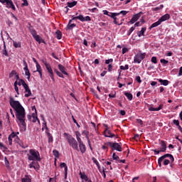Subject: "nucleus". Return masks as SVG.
I'll list each match as a JSON object with an SVG mask.
<instances>
[{
  "mask_svg": "<svg viewBox=\"0 0 182 182\" xmlns=\"http://www.w3.org/2000/svg\"><path fill=\"white\" fill-rule=\"evenodd\" d=\"M21 182H32V180L28 175H25V176L21 179Z\"/></svg>",
  "mask_w": 182,
  "mask_h": 182,
  "instance_id": "26",
  "label": "nucleus"
},
{
  "mask_svg": "<svg viewBox=\"0 0 182 182\" xmlns=\"http://www.w3.org/2000/svg\"><path fill=\"white\" fill-rule=\"evenodd\" d=\"M112 159L113 160H116L117 161H119V156L116 155V153H113L112 154Z\"/></svg>",
  "mask_w": 182,
  "mask_h": 182,
  "instance_id": "44",
  "label": "nucleus"
},
{
  "mask_svg": "<svg viewBox=\"0 0 182 182\" xmlns=\"http://www.w3.org/2000/svg\"><path fill=\"white\" fill-rule=\"evenodd\" d=\"M107 70L108 72H112V70H113V65L112 64L108 65Z\"/></svg>",
  "mask_w": 182,
  "mask_h": 182,
  "instance_id": "55",
  "label": "nucleus"
},
{
  "mask_svg": "<svg viewBox=\"0 0 182 182\" xmlns=\"http://www.w3.org/2000/svg\"><path fill=\"white\" fill-rule=\"evenodd\" d=\"M55 35H57V39H58V40L62 39V32H60V31L58 30L55 32Z\"/></svg>",
  "mask_w": 182,
  "mask_h": 182,
  "instance_id": "35",
  "label": "nucleus"
},
{
  "mask_svg": "<svg viewBox=\"0 0 182 182\" xmlns=\"http://www.w3.org/2000/svg\"><path fill=\"white\" fill-rule=\"evenodd\" d=\"M163 8H164V5L161 4L158 7L152 8V11L157 12V11H160V9H163Z\"/></svg>",
  "mask_w": 182,
  "mask_h": 182,
  "instance_id": "33",
  "label": "nucleus"
},
{
  "mask_svg": "<svg viewBox=\"0 0 182 182\" xmlns=\"http://www.w3.org/2000/svg\"><path fill=\"white\" fill-rule=\"evenodd\" d=\"M78 146L79 151H80L82 154H85V153H86V145L82 142V144H79Z\"/></svg>",
  "mask_w": 182,
  "mask_h": 182,
  "instance_id": "14",
  "label": "nucleus"
},
{
  "mask_svg": "<svg viewBox=\"0 0 182 182\" xmlns=\"http://www.w3.org/2000/svg\"><path fill=\"white\" fill-rule=\"evenodd\" d=\"M5 4H6V8H11L14 5V2H12V0H7Z\"/></svg>",
  "mask_w": 182,
  "mask_h": 182,
  "instance_id": "32",
  "label": "nucleus"
},
{
  "mask_svg": "<svg viewBox=\"0 0 182 182\" xmlns=\"http://www.w3.org/2000/svg\"><path fill=\"white\" fill-rule=\"evenodd\" d=\"M168 19H170V14H166L162 16L159 20L161 21V22L168 21Z\"/></svg>",
  "mask_w": 182,
  "mask_h": 182,
  "instance_id": "17",
  "label": "nucleus"
},
{
  "mask_svg": "<svg viewBox=\"0 0 182 182\" xmlns=\"http://www.w3.org/2000/svg\"><path fill=\"white\" fill-rule=\"evenodd\" d=\"M41 70H42V68L41 67V65H39V63L36 64V72H40Z\"/></svg>",
  "mask_w": 182,
  "mask_h": 182,
  "instance_id": "51",
  "label": "nucleus"
},
{
  "mask_svg": "<svg viewBox=\"0 0 182 182\" xmlns=\"http://www.w3.org/2000/svg\"><path fill=\"white\" fill-rule=\"evenodd\" d=\"M42 63H43V65H44L46 67H47V66H48V65H50L49 63H48V61L46 60V58L43 59V60H42Z\"/></svg>",
  "mask_w": 182,
  "mask_h": 182,
  "instance_id": "52",
  "label": "nucleus"
},
{
  "mask_svg": "<svg viewBox=\"0 0 182 182\" xmlns=\"http://www.w3.org/2000/svg\"><path fill=\"white\" fill-rule=\"evenodd\" d=\"M34 164H36V163H35V161H31V164L28 165L29 166V168H34L35 170H36V166H34Z\"/></svg>",
  "mask_w": 182,
  "mask_h": 182,
  "instance_id": "38",
  "label": "nucleus"
},
{
  "mask_svg": "<svg viewBox=\"0 0 182 182\" xmlns=\"http://www.w3.org/2000/svg\"><path fill=\"white\" fill-rule=\"evenodd\" d=\"M105 146H109V147H112V149H113V143L108 141L107 143H105Z\"/></svg>",
  "mask_w": 182,
  "mask_h": 182,
  "instance_id": "60",
  "label": "nucleus"
},
{
  "mask_svg": "<svg viewBox=\"0 0 182 182\" xmlns=\"http://www.w3.org/2000/svg\"><path fill=\"white\" fill-rule=\"evenodd\" d=\"M79 175L80 176V178H82V180H85V181H87V180H89V178L86 173L80 172Z\"/></svg>",
  "mask_w": 182,
  "mask_h": 182,
  "instance_id": "23",
  "label": "nucleus"
},
{
  "mask_svg": "<svg viewBox=\"0 0 182 182\" xmlns=\"http://www.w3.org/2000/svg\"><path fill=\"white\" fill-rule=\"evenodd\" d=\"M136 123L140 124V126H143V120H141L140 119H136Z\"/></svg>",
  "mask_w": 182,
  "mask_h": 182,
  "instance_id": "62",
  "label": "nucleus"
},
{
  "mask_svg": "<svg viewBox=\"0 0 182 182\" xmlns=\"http://www.w3.org/2000/svg\"><path fill=\"white\" fill-rule=\"evenodd\" d=\"M117 14H122L123 15V16H126V15H127V14H129V11H121L119 13Z\"/></svg>",
  "mask_w": 182,
  "mask_h": 182,
  "instance_id": "53",
  "label": "nucleus"
},
{
  "mask_svg": "<svg viewBox=\"0 0 182 182\" xmlns=\"http://www.w3.org/2000/svg\"><path fill=\"white\" fill-rule=\"evenodd\" d=\"M147 54L146 53H141L139 52L134 57V63H141V60H144V59H146V56Z\"/></svg>",
  "mask_w": 182,
  "mask_h": 182,
  "instance_id": "5",
  "label": "nucleus"
},
{
  "mask_svg": "<svg viewBox=\"0 0 182 182\" xmlns=\"http://www.w3.org/2000/svg\"><path fill=\"white\" fill-rule=\"evenodd\" d=\"M33 38H34V36H37V33H36V30H31V32Z\"/></svg>",
  "mask_w": 182,
  "mask_h": 182,
  "instance_id": "58",
  "label": "nucleus"
},
{
  "mask_svg": "<svg viewBox=\"0 0 182 182\" xmlns=\"http://www.w3.org/2000/svg\"><path fill=\"white\" fill-rule=\"evenodd\" d=\"M112 150H117V151H122V143L114 142Z\"/></svg>",
  "mask_w": 182,
  "mask_h": 182,
  "instance_id": "12",
  "label": "nucleus"
},
{
  "mask_svg": "<svg viewBox=\"0 0 182 182\" xmlns=\"http://www.w3.org/2000/svg\"><path fill=\"white\" fill-rule=\"evenodd\" d=\"M72 19L69 21L68 23H72L73 21H76V19H78L81 22H90L92 21V18L90 16H87L85 17L83 16V15H79L77 16L74 17L73 16H72Z\"/></svg>",
  "mask_w": 182,
  "mask_h": 182,
  "instance_id": "6",
  "label": "nucleus"
},
{
  "mask_svg": "<svg viewBox=\"0 0 182 182\" xmlns=\"http://www.w3.org/2000/svg\"><path fill=\"white\" fill-rule=\"evenodd\" d=\"M163 104H161L159 107L154 108L153 107H150L149 108V112H159V110H161L163 109Z\"/></svg>",
  "mask_w": 182,
  "mask_h": 182,
  "instance_id": "16",
  "label": "nucleus"
},
{
  "mask_svg": "<svg viewBox=\"0 0 182 182\" xmlns=\"http://www.w3.org/2000/svg\"><path fill=\"white\" fill-rule=\"evenodd\" d=\"M110 14V18H114L117 16H119V14L117 13H109Z\"/></svg>",
  "mask_w": 182,
  "mask_h": 182,
  "instance_id": "46",
  "label": "nucleus"
},
{
  "mask_svg": "<svg viewBox=\"0 0 182 182\" xmlns=\"http://www.w3.org/2000/svg\"><path fill=\"white\" fill-rule=\"evenodd\" d=\"M152 151H154V154H155L156 156L160 154V153H163V151H161V149H160V150L154 149V150H152Z\"/></svg>",
  "mask_w": 182,
  "mask_h": 182,
  "instance_id": "42",
  "label": "nucleus"
},
{
  "mask_svg": "<svg viewBox=\"0 0 182 182\" xmlns=\"http://www.w3.org/2000/svg\"><path fill=\"white\" fill-rule=\"evenodd\" d=\"M53 156H55V157H57V158L59 157V151L56 149H54L53 151Z\"/></svg>",
  "mask_w": 182,
  "mask_h": 182,
  "instance_id": "41",
  "label": "nucleus"
},
{
  "mask_svg": "<svg viewBox=\"0 0 182 182\" xmlns=\"http://www.w3.org/2000/svg\"><path fill=\"white\" fill-rule=\"evenodd\" d=\"M125 96L127 97L128 100H133V95L129 92H124Z\"/></svg>",
  "mask_w": 182,
  "mask_h": 182,
  "instance_id": "29",
  "label": "nucleus"
},
{
  "mask_svg": "<svg viewBox=\"0 0 182 182\" xmlns=\"http://www.w3.org/2000/svg\"><path fill=\"white\" fill-rule=\"evenodd\" d=\"M20 82H21V85L24 87L26 93H27L25 94V97H29V96L32 95V92L31 91V89H29V86L23 80H20Z\"/></svg>",
  "mask_w": 182,
  "mask_h": 182,
  "instance_id": "7",
  "label": "nucleus"
},
{
  "mask_svg": "<svg viewBox=\"0 0 182 182\" xmlns=\"http://www.w3.org/2000/svg\"><path fill=\"white\" fill-rule=\"evenodd\" d=\"M1 38L4 43L3 55H4V56H9L8 51L6 50V44L5 43V40L4 39V36H1Z\"/></svg>",
  "mask_w": 182,
  "mask_h": 182,
  "instance_id": "19",
  "label": "nucleus"
},
{
  "mask_svg": "<svg viewBox=\"0 0 182 182\" xmlns=\"http://www.w3.org/2000/svg\"><path fill=\"white\" fill-rule=\"evenodd\" d=\"M141 15H143V12H139L136 14H134L129 23H131V25H133V23H134L135 22H137V21H139V19L140 18V16H141Z\"/></svg>",
  "mask_w": 182,
  "mask_h": 182,
  "instance_id": "9",
  "label": "nucleus"
},
{
  "mask_svg": "<svg viewBox=\"0 0 182 182\" xmlns=\"http://www.w3.org/2000/svg\"><path fill=\"white\" fill-rule=\"evenodd\" d=\"M110 63H113V59L112 58H110V59H108V60H105V64L106 65H110Z\"/></svg>",
  "mask_w": 182,
  "mask_h": 182,
  "instance_id": "48",
  "label": "nucleus"
},
{
  "mask_svg": "<svg viewBox=\"0 0 182 182\" xmlns=\"http://www.w3.org/2000/svg\"><path fill=\"white\" fill-rule=\"evenodd\" d=\"M164 166H168V164H170V160H168V159H165V160L164 161Z\"/></svg>",
  "mask_w": 182,
  "mask_h": 182,
  "instance_id": "61",
  "label": "nucleus"
},
{
  "mask_svg": "<svg viewBox=\"0 0 182 182\" xmlns=\"http://www.w3.org/2000/svg\"><path fill=\"white\" fill-rule=\"evenodd\" d=\"M159 25H161V22L160 21V20H158V21L153 23L149 27V29H153V28H156V26H159Z\"/></svg>",
  "mask_w": 182,
  "mask_h": 182,
  "instance_id": "24",
  "label": "nucleus"
},
{
  "mask_svg": "<svg viewBox=\"0 0 182 182\" xmlns=\"http://www.w3.org/2000/svg\"><path fill=\"white\" fill-rule=\"evenodd\" d=\"M160 145H161V151H162V153H166V150H167V142H166L165 141H161L160 142Z\"/></svg>",
  "mask_w": 182,
  "mask_h": 182,
  "instance_id": "13",
  "label": "nucleus"
},
{
  "mask_svg": "<svg viewBox=\"0 0 182 182\" xmlns=\"http://www.w3.org/2000/svg\"><path fill=\"white\" fill-rule=\"evenodd\" d=\"M160 62L164 65H167V63H168V60H166V59H161Z\"/></svg>",
  "mask_w": 182,
  "mask_h": 182,
  "instance_id": "54",
  "label": "nucleus"
},
{
  "mask_svg": "<svg viewBox=\"0 0 182 182\" xmlns=\"http://www.w3.org/2000/svg\"><path fill=\"white\" fill-rule=\"evenodd\" d=\"M41 120H43V126H45L46 130H49V128H48V125H46V121L45 120V117L43 115H41Z\"/></svg>",
  "mask_w": 182,
  "mask_h": 182,
  "instance_id": "34",
  "label": "nucleus"
},
{
  "mask_svg": "<svg viewBox=\"0 0 182 182\" xmlns=\"http://www.w3.org/2000/svg\"><path fill=\"white\" fill-rule=\"evenodd\" d=\"M76 139H77V143H78V144H82L83 143V141H82V139L80 138V136Z\"/></svg>",
  "mask_w": 182,
  "mask_h": 182,
  "instance_id": "57",
  "label": "nucleus"
},
{
  "mask_svg": "<svg viewBox=\"0 0 182 182\" xmlns=\"http://www.w3.org/2000/svg\"><path fill=\"white\" fill-rule=\"evenodd\" d=\"M92 160L93 161V163H95V164H96V166H99L100 164H99V161H97V159H96V158L92 157Z\"/></svg>",
  "mask_w": 182,
  "mask_h": 182,
  "instance_id": "50",
  "label": "nucleus"
},
{
  "mask_svg": "<svg viewBox=\"0 0 182 182\" xmlns=\"http://www.w3.org/2000/svg\"><path fill=\"white\" fill-rule=\"evenodd\" d=\"M13 45L14 46V48H21V42H16V41H13Z\"/></svg>",
  "mask_w": 182,
  "mask_h": 182,
  "instance_id": "36",
  "label": "nucleus"
},
{
  "mask_svg": "<svg viewBox=\"0 0 182 182\" xmlns=\"http://www.w3.org/2000/svg\"><path fill=\"white\" fill-rule=\"evenodd\" d=\"M29 161H41V154L36 149H30L29 154H27Z\"/></svg>",
  "mask_w": 182,
  "mask_h": 182,
  "instance_id": "3",
  "label": "nucleus"
},
{
  "mask_svg": "<svg viewBox=\"0 0 182 182\" xmlns=\"http://www.w3.org/2000/svg\"><path fill=\"white\" fill-rule=\"evenodd\" d=\"M15 75H16V71L13 70V71H11V73L9 74V77H12L15 76Z\"/></svg>",
  "mask_w": 182,
  "mask_h": 182,
  "instance_id": "59",
  "label": "nucleus"
},
{
  "mask_svg": "<svg viewBox=\"0 0 182 182\" xmlns=\"http://www.w3.org/2000/svg\"><path fill=\"white\" fill-rule=\"evenodd\" d=\"M77 5V1H74L73 2H68V6L69 8H73V6H76Z\"/></svg>",
  "mask_w": 182,
  "mask_h": 182,
  "instance_id": "28",
  "label": "nucleus"
},
{
  "mask_svg": "<svg viewBox=\"0 0 182 182\" xmlns=\"http://www.w3.org/2000/svg\"><path fill=\"white\" fill-rule=\"evenodd\" d=\"M46 133L48 139V143H53V136H52L50 132H46Z\"/></svg>",
  "mask_w": 182,
  "mask_h": 182,
  "instance_id": "27",
  "label": "nucleus"
},
{
  "mask_svg": "<svg viewBox=\"0 0 182 182\" xmlns=\"http://www.w3.org/2000/svg\"><path fill=\"white\" fill-rule=\"evenodd\" d=\"M103 134L105 137H109L110 139L116 137V134L112 133V131L107 128L105 129Z\"/></svg>",
  "mask_w": 182,
  "mask_h": 182,
  "instance_id": "11",
  "label": "nucleus"
},
{
  "mask_svg": "<svg viewBox=\"0 0 182 182\" xmlns=\"http://www.w3.org/2000/svg\"><path fill=\"white\" fill-rule=\"evenodd\" d=\"M72 119L74 123L76 124V126L80 128V125L79 124V123H77V121L76 120V119H75V117L72 116Z\"/></svg>",
  "mask_w": 182,
  "mask_h": 182,
  "instance_id": "49",
  "label": "nucleus"
},
{
  "mask_svg": "<svg viewBox=\"0 0 182 182\" xmlns=\"http://www.w3.org/2000/svg\"><path fill=\"white\" fill-rule=\"evenodd\" d=\"M144 32H146V28H142L138 33L139 38H141V36H144Z\"/></svg>",
  "mask_w": 182,
  "mask_h": 182,
  "instance_id": "30",
  "label": "nucleus"
},
{
  "mask_svg": "<svg viewBox=\"0 0 182 182\" xmlns=\"http://www.w3.org/2000/svg\"><path fill=\"white\" fill-rule=\"evenodd\" d=\"M60 167L61 168H65V178L68 177V165H66V164L65 162H63L60 164Z\"/></svg>",
  "mask_w": 182,
  "mask_h": 182,
  "instance_id": "18",
  "label": "nucleus"
},
{
  "mask_svg": "<svg viewBox=\"0 0 182 182\" xmlns=\"http://www.w3.org/2000/svg\"><path fill=\"white\" fill-rule=\"evenodd\" d=\"M135 27L132 26L130 28V29L128 31V33H127V36H130V35H132V32L134 31Z\"/></svg>",
  "mask_w": 182,
  "mask_h": 182,
  "instance_id": "40",
  "label": "nucleus"
},
{
  "mask_svg": "<svg viewBox=\"0 0 182 182\" xmlns=\"http://www.w3.org/2000/svg\"><path fill=\"white\" fill-rule=\"evenodd\" d=\"M110 14V18H114L117 16H119V14L117 13H109Z\"/></svg>",
  "mask_w": 182,
  "mask_h": 182,
  "instance_id": "45",
  "label": "nucleus"
},
{
  "mask_svg": "<svg viewBox=\"0 0 182 182\" xmlns=\"http://www.w3.org/2000/svg\"><path fill=\"white\" fill-rule=\"evenodd\" d=\"M9 136L11 137V139H15V137H16V133L13 132Z\"/></svg>",
  "mask_w": 182,
  "mask_h": 182,
  "instance_id": "56",
  "label": "nucleus"
},
{
  "mask_svg": "<svg viewBox=\"0 0 182 182\" xmlns=\"http://www.w3.org/2000/svg\"><path fill=\"white\" fill-rule=\"evenodd\" d=\"M9 103L10 106L15 110L16 112V118L18 122H17L19 127H23V129H26V122H25V108L21 105L19 101H16L14 99V97H9Z\"/></svg>",
  "mask_w": 182,
  "mask_h": 182,
  "instance_id": "1",
  "label": "nucleus"
},
{
  "mask_svg": "<svg viewBox=\"0 0 182 182\" xmlns=\"http://www.w3.org/2000/svg\"><path fill=\"white\" fill-rule=\"evenodd\" d=\"M167 157H169L171 161H174V156H173V155L170 154H166L164 156H161L158 159V164L160 167H161V163L163 161V160H164V159H167Z\"/></svg>",
  "mask_w": 182,
  "mask_h": 182,
  "instance_id": "8",
  "label": "nucleus"
},
{
  "mask_svg": "<svg viewBox=\"0 0 182 182\" xmlns=\"http://www.w3.org/2000/svg\"><path fill=\"white\" fill-rule=\"evenodd\" d=\"M178 76H182V66L179 68V73Z\"/></svg>",
  "mask_w": 182,
  "mask_h": 182,
  "instance_id": "64",
  "label": "nucleus"
},
{
  "mask_svg": "<svg viewBox=\"0 0 182 182\" xmlns=\"http://www.w3.org/2000/svg\"><path fill=\"white\" fill-rule=\"evenodd\" d=\"M4 163L6 168H11L9 161L8 160V158H6V156L4 157Z\"/></svg>",
  "mask_w": 182,
  "mask_h": 182,
  "instance_id": "31",
  "label": "nucleus"
},
{
  "mask_svg": "<svg viewBox=\"0 0 182 182\" xmlns=\"http://www.w3.org/2000/svg\"><path fill=\"white\" fill-rule=\"evenodd\" d=\"M84 134H85L86 136V139H87V144H88V146L90 149L91 151H93V148L92 147V144L90 143V139L89 138V132L87 131H84L83 132Z\"/></svg>",
  "mask_w": 182,
  "mask_h": 182,
  "instance_id": "15",
  "label": "nucleus"
},
{
  "mask_svg": "<svg viewBox=\"0 0 182 182\" xmlns=\"http://www.w3.org/2000/svg\"><path fill=\"white\" fill-rule=\"evenodd\" d=\"M73 28H76V24L75 23H68L66 27V31H72Z\"/></svg>",
  "mask_w": 182,
  "mask_h": 182,
  "instance_id": "25",
  "label": "nucleus"
},
{
  "mask_svg": "<svg viewBox=\"0 0 182 182\" xmlns=\"http://www.w3.org/2000/svg\"><path fill=\"white\" fill-rule=\"evenodd\" d=\"M32 117H33V123H36V122H38V123L41 124V121H39L37 114L33 113Z\"/></svg>",
  "mask_w": 182,
  "mask_h": 182,
  "instance_id": "21",
  "label": "nucleus"
},
{
  "mask_svg": "<svg viewBox=\"0 0 182 182\" xmlns=\"http://www.w3.org/2000/svg\"><path fill=\"white\" fill-rule=\"evenodd\" d=\"M173 124H175V126H177L178 127V126H180V121H178V119H173Z\"/></svg>",
  "mask_w": 182,
  "mask_h": 182,
  "instance_id": "47",
  "label": "nucleus"
},
{
  "mask_svg": "<svg viewBox=\"0 0 182 182\" xmlns=\"http://www.w3.org/2000/svg\"><path fill=\"white\" fill-rule=\"evenodd\" d=\"M58 67L60 72H59L58 69L54 68V72L55 73H56L57 76H58L59 77H62L63 79L65 78L63 75H65L66 76H69V73L66 72V68H65V66H63L62 64H58Z\"/></svg>",
  "mask_w": 182,
  "mask_h": 182,
  "instance_id": "4",
  "label": "nucleus"
},
{
  "mask_svg": "<svg viewBox=\"0 0 182 182\" xmlns=\"http://www.w3.org/2000/svg\"><path fill=\"white\" fill-rule=\"evenodd\" d=\"M25 75L27 76V80L29 81L31 80V72H29V70L27 71H25Z\"/></svg>",
  "mask_w": 182,
  "mask_h": 182,
  "instance_id": "37",
  "label": "nucleus"
},
{
  "mask_svg": "<svg viewBox=\"0 0 182 182\" xmlns=\"http://www.w3.org/2000/svg\"><path fill=\"white\" fill-rule=\"evenodd\" d=\"M136 80L138 83H141V78L140 77V76H136Z\"/></svg>",
  "mask_w": 182,
  "mask_h": 182,
  "instance_id": "63",
  "label": "nucleus"
},
{
  "mask_svg": "<svg viewBox=\"0 0 182 182\" xmlns=\"http://www.w3.org/2000/svg\"><path fill=\"white\" fill-rule=\"evenodd\" d=\"M119 69H121V70H128L129 65H125V66L120 65Z\"/></svg>",
  "mask_w": 182,
  "mask_h": 182,
  "instance_id": "39",
  "label": "nucleus"
},
{
  "mask_svg": "<svg viewBox=\"0 0 182 182\" xmlns=\"http://www.w3.org/2000/svg\"><path fill=\"white\" fill-rule=\"evenodd\" d=\"M64 135L67 136V141L70 147H72V149L76 150V151H79V144H77V141H76L72 135H69L68 133H64Z\"/></svg>",
  "mask_w": 182,
  "mask_h": 182,
  "instance_id": "2",
  "label": "nucleus"
},
{
  "mask_svg": "<svg viewBox=\"0 0 182 182\" xmlns=\"http://www.w3.org/2000/svg\"><path fill=\"white\" fill-rule=\"evenodd\" d=\"M46 68L48 70L50 77L52 79L53 82H55V74L53 73V70L52 69V66L50 65V64L47 65Z\"/></svg>",
  "mask_w": 182,
  "mask_h": 182,
  "instance_id": "10",
  "label": "nucleus"
},
{
  "mask_svg": "<svg viewBox=\"0 0 182 182\" xmlns=\"http://www.w3.org/2000/svg\"><path fill=\"white\" fill-rule=\"evenodd\" d=\"M159 83H161V85H163L164 86H168V83L169 81L167 80H162V79H159L158 80Z\"/></svg>",
  "mask_w": 182,
  "mask_h": 182,
  "instance_id": "22",
  "label": "nucleus"
},
{
  "mask_svg": "<svg viewBox=\"0 0 182 182\" xmlns=\"http://www.w3.org/2000/svg\"><path fill=\"white\" fill-rule=\"evenodd\" d=\"M151 62H152V63H154L156 65L157 63V57L153 56L151 58Z\"/></svg>",
  "mask_w": 182,
  "mask_h": 182,
  "instance_id": "43",
  "label": "nucleus"
},
{
  "mask_svg": "<svg viewBox=\"0 0 182 182\" xmlns=\"http://www.w3.org/2000/svg\"><path fill=\"white\" fill-rule=\"evenodd\" d=\"M33 38L36 42H38V43H45V40L42 39L39 35H37Z\"/></svg>",
  "mask_w": 182,
  "mask_h": 182,
  "instance_id": "20",
  "label": "nucleus"
}]
</instances>
